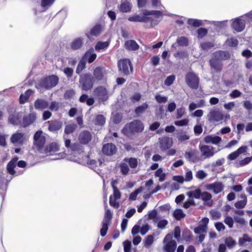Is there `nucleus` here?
Masks as SVG:
<instances>
[{
  "label": "nucleus",
  "mask_w": 252,
  "mask_h": 252,
  "mask_svg": "<svg viewBox=\"0 0 252 252\" xmlns=\"http://www.w3.org/2000/svg\"><path fill=\"white\" fill-rule=\"evenodd\" d=\"M230 58V55L228 52L222 50L217 51L213 53L209 61V65L215 72H220L223 66L221 61L228 60Z\"/></svg>",
  "instance_id": "obj_1"
},
{
  "label": "nucleus",
  "mask_w": 252,
  "mask_h": 252,
  "mask_svg": "<svg viewBox=\"0 0 252 252\" xmlns=\"http://www.w3.org/2000/svg\"><path fill=\"white\" fill-rule=\"evenodd\" d=\"M144 129V124L139 120H134L127 123L122 129V133L127 137L142 132Z\"/></svg>",
  "instance_id": "obj_2"
},
{
  "label": "nucleus",
  "mask_w": 252,
  "mask_h": 252,
  "mask_svg": "<svg viewBox=\"0 0 252 252\" xmlns=\"http://www.w3.org/2000/svg\"><path fill=\"white\" fill-rule=\"evenodd\" d=\"M143 16L140 15H134L133 16L129 17L128 18V21L131 22H150L151 24L157 25L158 24L160 20H156V22H154V20L151 18L148 17V15H155L157 18L161 17L162 16V12L159 10H151L148 11L145 10L143 12Z\"/></svg>",
  "instance_id": "obj_3"
},
{
  "label": "nucleus",
  "mask_w": 252,
  "mask_h": 252,
  "mask_svg": "<svg viewBox=\"0 0 252 252\" xmlns=\"http://www.w3.org/2000/svg\"><path fill=\"white\" fill-rule=\"evenodd\" d=\"M94 83L93 76L90 73H86L80 76L79 87L83 91H88L91 90L93 88Z\"/></svg>",
  "instance_id": "obj_4"
},
{
  "label": "nucleus",
  "mask_w": 252,
  "mask_h": 252,
  "mask_svg": "<svg viewBox=\"0 0 252 252\" xmlns=\"http://www.w3.org/2000/svg\"><path fill=\"white\" fill-rule=\"evenodd\" d=\"M59 80V78L57 75H49L42 78L38 85L40 88L50 90L58 84Z\"/></svg>",
  "instance_id": "obj_5"
},
{
  "label": "nucleus",
  "mask_w": 252,
  "mask_h": 252,
  "mask_svg": "<svg viewBox=\"0 0 252 252\" xmlns=\"http://www.w3.org/2000/svg\"><path fill=\"white\" fill-rule=\"evenodd\" d=\"M46 143V138L43 135L42 130H38L33 136V146L37 151L42 153L44 150V145Z\"/></svg>",
  "instance_id": "obj_6"
},
{
  "label": "nucleus",
  "mask_w": 252,
  "mask_h": 252,
  "mask_svg": "<svg viewBox=\"0 0 252 252\" xmlns=\"http://www.w3.org/2000/svg\"><path fill=\"white\" fill-rule=\"evenodd\" d=\"M119 71L124 75L128 76L133 72V67L131 61L128 59H121L118 62Z\"/></svg>",
  "instance_id": "obj_7"
},
{
  "label": "nucleus",
  "mask_w": 252,
  "mask_h": 252,
  "mask_svg": "<svg viewBox=\"0 0 252 252\" xmlns=\"http://www.w3.org/2000/svg\"><path fill=\"white\" fill-rule=\"evenodd\" d=\"M117 183V181L115 180L111 182V186L113 190V195H111L109 198L110 205L115 208L118 209L120 207V204L116 200L121 198V193L118 189L115 184Z\"/></svg>",
  "instance_id": "obj_8"
},
{
  "label": "nucleus",
  "mask_w": 252,
  "mask_h": 252,
  "mask_svg": "<svg viewBox=\"0 0 252 252\" xmlns=\"http://www.w3.org/2000/svg\"><path fill=\"white\" fill-rule=\"evenodd\" d=\"M187 85L192 89L196 90L199 85V78L193 72H189L185 76Z\"/></svg>",
  "instance_id": "obj_9"
},
{
  "label": "nucleus",
  "mask_w": 252,
  "mask_h": 252,
  "mask_svg": "<svg viewBox=\"0 0 252 252\" xmlns=\"http://www.w3.org/2000/svg\"><path fill=\"white\" fill-rule=\"evenodd\" d=\"M158 143L160 149L162 151L169 149L173 145L172 138L167 136H163L159 138Z\"/></svg>",
  "instance_id": "obj_10"
},
{
  "label": "nucleus",
  "mask_w": 252,
  "mask_h": 252,
  "mask_svg": "<svg viewBox=\"0 0 252 252\" xmlns=\"http://www.w3.org/2000/svg\"><path fill=\"white\" fill-rule=\"evenodd\" d=\"M245 21L240 17L234 19L231 23L232 28L238 32L243 31L245 28Z\"/></svg>",
  "instance_id": "obj_11"
},
{
  "label": "nucleus",
  "mask_w": 252,
  "mask_h": 252,
  "mask_svg": "<svg viewBox=\"0 0 252 252\" xmlns=\"http://www.w3.org/2000/svg\"><path fill=\"white\" fill-rule=\"evenodd\" d=\"M199 149L202 153V155L205 158H210L213 157L217 152L214 151V148L213 146L208 145H200Z\"/></svg>",
  "instance_id": "obj_12"
},
{
  "label": "nucleus",
  "mask_w": 252,
  "mask_h": 252,
  "mask_svg": "<svg viewBox=\"0 0 252 252\" xmlns=\"http://www.w3.org/2000/svg\"><path fill=\"white\" fill-rule=\"evenodd\" d=\"M94 93L99 99L103 101H106L108 98L107 90L103 86L96 87L94 90Z\"/></svg>",
  "instance_id": "obj_13"
},
{
  "label": "nucleus",
  "mask_w": 252,
  "mask_h": 252,
  "mask_svg": "<svg viewBox=\"0 0 252 252\" xmlns=\"http://www.w3.org/2000/svg\"><path fill=\"white\" fill-rule=\"evenodd\" d=\"M92 139L91 133L88 130H83L79 135L78 140L81 144H88Z\"/></svg>",
  "instance_id": "obj_14"
},
{
  "label": "nucleus",
  "mask_w": 252,
  "mask_h": 252,
  "mask_svg": "<svg viewBox=\"0 0 252 252\" xmlns=\"http://www.w3.org/2000/svg\"><path fill=\"white\" fill-rule=\"evenodd\" d=\"M36 119V115L35 112H32L23 117L22 120V126L26 127L32 124Z\"/></svg>",
  "instance_id": "obj_15"
},
{
  "label": "nucleus",
  "mask_w": 252,
  "mask_h": 252,
  "mask_svg": "<svg viewBox=\"0 0 252 252\" xmlns=\"http://www.w3.org/2000/svg\"><path fill=\"white\" fill-rule=\"evenodd\" d=\"M102 153L107 156H112L116 154L117 147L114 144L108 143L104 144L102 148Z\"/></svg>",
  "instance_id": "obj_16"
},
{
  "label": "nucleus",
  "mask_w": 252,
  "mask_h": 252,
  "mask_svg": "<svg viewBox=\"0 0 252 252\" xmlns=\"http://www.w3.org/2000/svg\"><path fill=\"white\" fill-rule=\"evenodd\" d=\"M47 123L48 125V129L52 132L59 130L63 126V123L57 120L48 121Z\"/></svg>",
  "instance_id": "obj_17"
},
{
  "label": "nucleus",
  "mask_w": 252,
  "mask_h": 252,
  "mask_svg": "<svg viewBox=\"0 0 252 252\" xmlns=\"http://www.w3.org/2000/svg\"><path fill=\"white\" fill-rule=\"evenodd\" d=\"M60 150V145L56 142L48 144L43 151V154H47L57 152Z\"/></svg>",
  "instance_id": "obj_18"
},
{
  "label": "nucleus",
  "mask_w": 252,
  "mask_h": 252,
  "mask_svg": "<svg viewBox=\"0 0 252 252\" xmlns=\"http://www.w3.org/2000/svg\"><path fill=\"white\" fill-rule=\"evenodd\" d=\"M197 154L198 151L196 150L190 149L185 153V157L189 161L195 162L198 160Z\"/></svg>",
  "instance_id": "obj_19"
},
{
  "label": "nucleus",
  "mask_w": 252,
  "mask_h": 252,
  "mask_svg": "<svg viewBox=\"0 0 252 252\" xmlns=\"http://www.w3.org/2000/svg\"><path fill=\"white\" fill-rule=\"evenodd\" d=\"M93 79L94 82L102 81L104 76L103 67L97 66L95 68L93 71Z\"/></svg>",
  "instance_id": "obj_20"
},
{
  "label": "nucleus",
  "mask_w": 252,
  "mask_h": 252,
  "mask_svg": "<svg viewBox=\"0 0 252 252\" xmlns=\"http://www.w3.org/2000/svg\"><path fill=\"white\" fill-rule=\"evenodd\" d=\"M223 187L222 183L220 182H216L207 186L208 189L213 190L214 192L216 194L220 192L223 190Z\"/></svg>",
  "instance_id": "obj_21"
},
{
  "label": "nucleus",
  "mask_w": 252,
  "mask_h": 252,
  "mask_svg": "<svg viewBox=\"0 0 252 252\" xmlns=\"http://www.w3.org/2000/svg\"><path fill=\"white\" fill-rule=\"evenodd\" d=\"M10 141L13 144L22 145L24 141V134L22 133L16 132L12 135Z\"/></svg>",
  "instance_id": "obj_22"
},
{
  "label": "nucleus",
  "mask_w": 252,
  "mask_h": 252,
  "mask_svg": "<svg viewBox=\"0 0 252 252\" xmlns=\"http://www.w3.org/2000/svg\"><path fill=\"white\" fill-rule=\"evenodd\" d=\"M18 160L17 157L13 158L7 164L6 169L7 172L10 175H14L16 173L14 169Z\"/></svg>",
  "instance_id": "obj_23"
},
{
  "label": "nucleus",
  "mask_w": 252,
  "mask_h": 252,
  "mask_svg": "<svg viewBox=\"0 0 252 252\" xmlns=\"http://www.w3.org/2000/svg\"><path fill=\"white\" fill-rule=\"evenodd\" d=\"M34 108L37 110H44L49 106L47 101L43 99H37L34 103Z\"/></svg>",
  "instance_id": "obj_24"
},
{
  "label": "nucleus",
  "mask_w": 252,
  "mask_h": 252,
  "mask_svg": "<svg viewBox=\"0 0 252 252\" xmlns=\"http://www.w3.org/2000/svg\"><path fill=\"white\" fill-rule=\"evenodd\" d=\"M125 47L128 51H135L139 48V45L134 40H128L125 42Z\"/></svg>",
  "instance_id": "obj_25"
},
{
  "label": "nucleus",
  "mask_w": 252,
  "mask_h": 252,
  "mask_svg": "<svg viewBox=\"0 0 252 252\" xmlns=\"http://www.w3.org/2000/svg\"><path fill=\"white\" fill-rule=\"evenodd\" d=\"M221 141V138L219 136H213L209 135L205 136L204 138V141L206 143H212L218 144Z\"/></svg>",
  "instance_id": "obj_26"
},
{
  "label": "nucleus",
  "mask_w": 252,
  "mask_h": 252,
  "mask_svg": "<svg viewBox=\"0 0 252 252\" xmlns=\"http://www.w3.org/2000/svg\"><path fill=\"white\" fill-rule=\"evenodd\" d=\"M96 54L94 53L93 48L90 49L84 54L83 58L87 59L88 63H92L96 58Z\"/></svg>",
  "instance_id": "obj_27"
},
{
  "label": "nucleus",
  "mask_w": 252,
  "mask_h": 252,
  "mask_svg": "<svg viewBox=\"0 0 252 252\" xmlns=\"http://www.w3.org/2000/svg\"><path fill=\"white\" fill-rule=\"evenodd\" d=\"M177 247V243L175 240L169 241L164 246V249L166 252H174Z\"/></svg>",
  "instance_id": "obj_28"
},
{
  "label": "nucleus",
  "mask_w": 252,
  "mask_h": 252,
  "mask_svg": "<svg viewBox=\"0 0 252 252\" xmlns=\"http://www.w3.org/2000/svg\"><path fill=\"white\" fill-rule=\"evenodd\" d=\"M83 44V39L81 37L75 39L71 43L70 47L72 50H76L81 48Z\"/></svg>",
  "instance_id": "obj_29"
},
{
  "label": "nucleus",
  "mask_w": 252,
  "mask_h": 252,
  "mask_svg": "<svg viewBox=\"0 0 252 252\" xmlns=\"http://www.w3.org/2000/svg\"><path fill=\"white\" fill-rule=\"evenodd\" d=\"M32 93L33 92L32 90L29 89L25 92L24 94H21L19 97L20 103L23 104L28 101Z\"/></svg>",
  "instance_id": "obj_30"
},
{
  "label": "nucleus",
  "mask_w": 252,
  "mask_h": 252,
  "mask_svg": "<svg viewBox=\"0 0 252 252\" xmlns=\"http://www.w3.org/2000/svg\"><path fill=\"white\" fill-rule=\"evenodd\" d=\"M119 9L123 13L129 12L131 11V5L129 1L125 0L122 2Z\"/></svg>",
  "instance_id": "obj_31"
},
{
  "label": "nucleus",
  "mask_w": 252,
  "mask_h": 252,
  "mask_svg": "<svg viewBox=\"0 0 252 252\" xmlns=\"http://www.w3.org/2000/svg\"><path fill=\"white\" fill-rule=\"evenodd\" d=\"M101 32V26L100 25H95L90 31L89 33H86V36L90 38V35L93 36L98 35Z\"/></svg>",
  "instance_id": "obj_32"
},
{
  "label": "nucleus",
  "mask_w": 252,
  "mask_h": 252,
  "mask_svg": "<svg viewBox=\"0 0 252 252\" xmlns=\"http://www.w3.org/2000/svg\"><path fill=\"white\" fill-rule=\"evenodd\" d=\"M183 239L187 243L190 242L193 240L191 232L188 228L183 230L182 232Z\"/></svg>",
  "instance_id": "obj_33"
},
{
  "label": "nucleus",
  "mask_w": 252,
  "mask_h": 252,
  "mask_svg": "<svg viewBox=\"0 0 252 252\" xmlns=\"http://www.w3.org/2000/svg\"><path fill=\"white\" fill-rule=\"evenodd\" d=\"M210 116L211 119L216 122L220 121L223 119V115L221 112L217 111L211 112Z\"/></svg>",
  "instance_id": "obj_34"
},
{
  "label": "nucleus",
  "mask_w": 252,
  "mask_h": 252,
  "mask_svg": "<svg viewBox=\"0 0 252 252\" xmlns=\"http://www.w3.org/2000/svg\"><path fill=\"white\" fill-rule=\"evenodd\" d=\"M201 193L200 189H198L194 190L188 192L187 194L190 198L199 199L201 197Z\"/></svg>",
  "instance_id": "obj_35"
},
{
  "label": "nucleus",
  "mask_w": 252,
  "mask_h": 252,
  "mask_svg": "<svg viewBox=\"0 0 252 252\" xmlns=\"http://www.w3.org/2000/svg\"><path fill=\"white\" fill-rule=\"evenodd\" d=\"M109 45V42L105 41V42H101L98 41L97 42L95 46V50L96 51L99 52L101 50H104L107 48Z\"/></svg>",
  "instance_id": "obj_36"
},
{
  "label": "nucleus",
  "mask_w": 252,
  "mask_h": 252,
  "mask_svg": "<svg viewBox=\"0 0 252 252\" xmlns=\"http://www.w3.org/2000/svg\"><path fill=\"white\" fill-rule=\"evenodd\" d=\"M173 217L178 220H181L185 217L186 214L180 209H176L173 213Z\"/></svg>",
  "instance_id": "obj_37"
},
{
  "label": "nucleus",
  "mask_w": 252,
  "mask_h": 252,
  "mask_svg": "<svg viewBox=\"0 0 252 252\" xmlns=\"http://www.w3.org/2000/svg\"><path fill=\"white\" fill-rule=\"evenodd\" d=\"M77 126L74 123H70L65 126L64 133L69 134L73 132L76 129Z\"/></svg>",
  "instance_id": "obj_38"
},
{
  "label": "nucleus",
  "mask_w": 252,
  "mask_h": 252,
  "mask_svg": "<svg viewBox=\"0 0 252 252\" xmlns=\"http://www.w3.org/2000/svg\"><path fill=\"white\" fill-rule=\"evenodd\" d=\"M86 67V63L83 59H82L79 62L76 69V73L77 74H80L82 71Z\"/></svg>",
  "instance_id": "obj_39"
},
{
  "label": "nucleus",
  "mask_w": 252,
  "mask_h": 252,
  "mask_svg": "<svg viewBox=\"0 0 252 252\" xmlns=\"http://www.w3.org/2000/svg\"><path fill=\"white\" fill-rule=\"evenodd\" d=\"M242 197L243 200L238 201L235 203V206L237 209L243 208L246 205L247 202L246 196L245 195H242Z\"/></svg>",
  "instance_id": "obj_40"
},
{
  "label": "nucleus",
  "mask_w": 252,
  "mask_h": 252,
  "mask_svg": "<svg viewBox=\"0 0 252 252\" xmlns=\"http://www.w3.org/2000/svg\"><path fill=\"white\" fill-rule=\"evenodd\" d=\"M225 245L229 248L231 249L236 245V241L231 237H228L224 239Z\"/></svg>",
  "instance_id": "obj_41"
},
{
  "label": "nucleus",
  "mask_w": 252,
  "mask_h": 252,
  "mask_svg": "<svg viewBox=\"0 0 252 252\" xmlns=\"http://www.w3.org/2000/svg\"><path fill=\"white\" fill-rule=\"evenodd\" d=\"M112 219V213L109 209L106 210L104 214V219L102 221L103 223H106L107 224H110L111 220Z\"/></svg>",
  "instance_id": "obj_42"
},
{
  "label": "nucleus",
  "mask_w": 252,
  "mask_h": 252,
  "mask_svg": "<svg viewBox=\"0 0 252 252\" xmlns=\"http://www.w3.org/2000/svg\"><path fill=\"white\" fill-rule=\"evenodd\" d=\"M148 104L147 103H144L142 105L139 106L135 109V113L137 115H140L145 112V111L148 108Z\"/></svg>",
  "instance_id": "obj_43"
},
{
  "label": "nucleus",
  "mask_w": 252,
  "mask_h": 252,
  "mask_svg": "<svg viewBox=\"0 0 252 252\" xmlns=\"http://www.w3.org/2000/svg\"><path fill=\"white\" fill-rule=\"evenodd\" d=\"M124 160L128 162L129 166L131 168H135L137 166V160L134 158H125Z\"/></svg>",
  "instance_id": "obj_44"
},
{
  "label": "nucleus",
  "mask_w": 252,
  "mask_h": 252,
  "mask_svg": "<svg viewBox=\"0 0 252 252\" xmlns=\"http://www.w3.org/2000/svg\"><path fill=\"white\" fill-rule=\"evenodd\" d=\"M155 175L156 177H159V181L160 182L164 181L166 175L163 173L162 169L160 168L157 170L155 172Z\"/></svg>",
  "instance_id": "obj_45"
},
{
  "label": "nucleus",
  "mask_w": 252,
  "mask_h": 252,
  "mask_svg": "<svg viewBox=\"0 0 252 252\" xmlns=\"http://www.w3.org/2000/svg\"><path fill=\"white\" fill-rule=\"evenodd\" d=\"M105 123V118L102 115H97L95 117V124L98 126H103Z\"/></svg>",
  "instance_id": "obj_46"
},
{
  "label": "nucleus",
  "mask_w": 252,
  "mask_h": 252,
  "mask_svg": "<svg viewBox=\"0 0 252 252\" xmlns=\"http://www.w3.org/2000/svg\"><path fill=\"white\" fill-rule=\"evenodd\" d=\"M143 190V188L140 187V188L136 189L133 192H131L129 197V200L131 201H134L137 198V196L138 193H140Z\"/></svg>",
  "instance_id": "obj_47"
},
{
  "label": "nucleus",
  "mask_w": 252,
  "mask_h": 252,
  "mask_svg": "<svg viewBox=\"0 0 252 252\" xmlns=\"http://www.w3.org/2000/svg\"><path fill=\"white\" fill-rule=\"evenodd\" d=\"M188 23L189 25L195 28L199 27L203 24L201 20L197 19H189Z\"/></svg>",
  "instance_id": "obj_48"
},
{
  "label": "nucleus",
  "mask_w": 252,
  "mask_h": 252,
  "mask_svg": "<svg viewBox=\"0 0 252 252\" xmlns=\"http://www.w3.org/2000/svg\"><path fill=\"white\" fill-rule=\"evenodd\" d=\"M177 42L179 46H186L189 44L188 39L187 37L181 36L177 39Z\"/></svg>",
  "instance_id": "obj_49"
},
{
  "label": "nucleus",
  "mask_w": 252,
  "mask_h": 252,
  "mask_svg": "<svg viewBox=\"0 0 252 252\" xmlns=\"http://www.w3.org/2000/svg\"><path fill=\"white\" fill-rule=\"evenodd\" d=\"M200 47L203 50H207L214 47V44L212 42H203L201 43Z\"/></svg>",
  "instance_id": "obj_50"
},
{
  "label": "nucleus",
  "mask_w": 252,
  "mask_h": 252,
  "mask_svg": "<svg viewBox=\"0 0 252 252\" xmlns=\"http://www.w3.org/2000/svg\"><path fill=\"white\" fill-rule=\"evenodd\" d=\"M175 80V76L171 75L168 76L164 81V84L166 86H169L171 85Z\"/></svg>",
  "instance_id": "obj_51"
},
{
  "label": "nucleus",
  "mask_w": 252,
  "mask_h": 252,
  "mask_svg": "<svg viewBox=\"0 0 252 252\" xmlns=\"http://www.w3.org/2000/svg\"><path fill=\"white\" fill-rule=\"evenodd\" d=\"M197 32L198 34V38H201L207 34L208 30L204 28H200L198 29Z\"/></svg>",
  "instance_id": "obj_52"
},
{
  "label": "nucleus",
  "mask_w": 252,
  "mask_h": 252,
  "mask_svg": "<svg viewBox=\"0 0 252 252\" xmlns=\"http://www.w3.org/2000/svg\"><path fill=\"white\" fill-rule=\"evenodd\" d=\"M120 169L123 175H126L128 174L129 171L128 165L125 163H122L120 164Z\"/></svg>",
  "instance_id": "obj_53"
},
{
  "label": "nucleus",
  "mask_w": 252,
  "mask_h": 252,
  "mask_svg": "<svg viewBox=\"0 0 252 252\" xmlns=\"http://www.w3.org/2000/svg\"><path fill=\"white\" fill-rule=\"evenodd\" d=\"M155 99L158 103H165L167 101L166 96H161L160 94H157L155 96Z\"/></svg>",
  "instance_id": "obj_54"
},
{
  "label": "nucleus",
  "mask_w": 252,
  "mask_h": 252,
  "mask_svg": "<svg viewBox=\"0 0 252 252\" xmlns=\"http://www.w3.org/2000/svg\"><path fill=\"white\" fill-rule=\"evenodd\" d=\"M207 227L204 225H200L195 227L194 229V232L195 234H201L206 231Z\"/></svg>",
  "instance_id": "obj_55"
},
{
  "label": "nucleus",
  "mask_w": 252,
  "mask_h": 252,
  "mask_svg": "<svg viewBox=\"0 0 252 252\" xmlns=\"http://www.w3.org/2000/svg\"><path fill=\"white\" fill-rule=\"evenodd\" d=\"M109 224L102 222V227L100 229V235L104 237L106 235L108 229Z\"/></svg>",
  "instance_id": "obj_56"
},
{
  "label": "nucleus",
  "mask_w": 252,
  "mask_h": 252,
  "mask_svg": "<svg viewBox=\"0 0 252 252\" xmlns=\"http://www.w3.org/2000/svg\"><path fill=\"white\" fill-rule=\"evenodd\" d=\"M75 94V91L72 89L67 90L64 94V98L66 99L71 98L74 96Z\"/></svg>",
  "instance_id": "obj_57"
},
{
  "label": "nucleus",
  "mask_w": 252,
  "mask_h": 252,
  "mask_svg": "<svg viewBox=\"0 0 252 252\" xmlns=\"http://www.w3.org/2000/svg\"><path fill=\"white\" fill-rule=\"evenodd\" d=\"M63 72L68 78H70L73 76V69L69 67H65L63 69Z\"/></svg>",
  "instance_id": "obj_58"
},
{
  "label": "nucleus",
  "mask_w": 252,
  "mask_h": 252,
  "mask_svg": "<svg viewBox=\"0 0 252 252\" xmlns=\"http://www.w3.org/2000/svg\"><path fill=\"white\" fill-rule=\"evenodd\" d=\"M71 152H79L81 150V145L79 143H74L71 144L69 149Z\"/></svg>",
  "instance_id": "obj_59"
},
{
  "label": "nucleus",
  "mask_w": 252,
  "mask_h": 252,
  "mask_svg": "<svg viewBox=\"0 0 252 252\" xmlns=\"http://www.w3.org/2000/svg\"><path fill=\"white\" fill-rule=\"evenodd\" d=\"M201 196L202 199L205 202L210 200L212 197L210 193L206 191H204L201 193Z\"/></svg>",
  "instance_id": "obj_60"
},
{
  "label": "nucleus",
  "mask_w": 252,
  "mask_h": 252,
  "mask_svg": "<svg viewBox=\"0 0 252 252\" xmlns=\"http://www.w3.org/2000/svg\"><path fill=\"white\" fill-rule=\"evenodd\" d=\"M224 222L226 224H227L229 228H231L233 227L234 221L233 220V219L231 217H226L224 219Z\"/></svg>",
  "instance_id": "obj_61"
},
{
  "label": "nucleus",
  "mask_w": 252,
  "mask_h": 252,
  "mask_svg": "<svg viewBox=\"0 0 252 252\" xmlns=\"http://www.w3.org/2000/svg\"><path fill=\"white\" fill-rule=\"evenodd\" d=\"M189 123V120L188 119H184L180 121L175 122V125L179 126H187Z\"/></svg>",
  "instance_id": "obj_62"
},
{
  "label": "nucleus",
  "mask_w": 252,
  "mask_h": 252,
  "mask_svg": "<svg viewBox=\"0 0 252 252\" xmlns=\"http://www.w3.org/2000/svg\"><path fill=\"white\" fill-rule=\"evenodd\" d=\"M59 104L58 102L56 101H52L51 102L50 105H49V109L51 111H57L59 109Z\"/></svg>",
  "instance_id": "obj_63"
},
{
  "label": "nucleus",
  "mask_w": 252,
  "mask_h": 252,
  "mask_svg": "<svg viewBox=\"0 0 252 252\" xmlns=\"http://www.w3.org/2000/svg\"><path fill=\"white\" fill-rule=\"evenodd\" d=\"M154 241V236L152 235H148L145 242V246H149L152 244Z\"/></svg>",
  "instance_id": "obj_64"
}]
</instances>
